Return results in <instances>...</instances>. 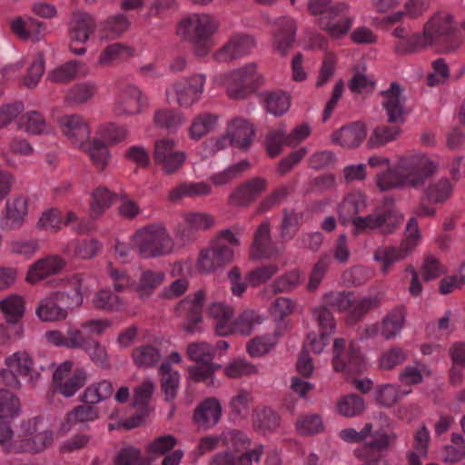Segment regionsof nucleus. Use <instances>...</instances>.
Masks as SVG:
<instances>
[{
    "instance_id": "1",
    "label": "nucleus",
    "mask_w": 465,
    "mask_h": 465,
    "mask_svg": "<svg viewBox=\"0 0 465 465\" xmlns=\"http://www.w3.org/2000/svg\"><path fill=\"white\" fill-rule=\"evenodd\" d=\"M436 166L423 156L401 158L398 164L377 175V186L382 192L410 186L419 189L435 173Z\"/></svg>"
},
{
    "instance_id": "2",
    "label": "nucleus",
    "mask_w": 465,
    "mask_h": 465,
    "mask_svg": "<svg viewBox=\"0 0 465 465\" xmlns=\"http://www.w3.org/2000/svg\"><path fill=\"white\" fill-rule=\"evenodd\" d=\"M403 87L398 82H392L387 90L381 92L385 98L382 107L386 112L387 124L377 126L368 140V146L378 147L396 140L401 134V125L404 124L407 112L404 102L406 97L402 95Z\"/></svg>"
},
{
    "instance_id": "3",
    "label": "nucleus",
    "mask_w": 465,
    "mask_h": 465,
    "mask_svg": "<svg viewBox=\"0 0 465 465\" xmlns=\"http://www.w3.org/2000/svg\"><path fill=\"white\" fill-rule=\"evenodd\" d=\"M219 26V20L209 14H191L179 22L176 33L193 45L194 55L204 57L213 46V35Z\"/></svg>"
},
{
    "instance_id": "4",
    "label": "nucleus",
    "mask_w": 465,
    "mask_h": 465,
    "mask_svg": "<svg viewBox=\"0 0 465 465\" xmlns=\"http://www.w3.org/2000/svg\"><path fill=\"white\" fill-rule=\"evenodd\" d=\"M135 242L140 256L145 259L168 254L173 248L167 230L160 224H153L138 231Z\"/></svg>"
},
{
    "instance_id": "5",
    "label": "nucleus",
    "mask_w": 465,
    "mask_h": 465,
    "mask_svg": "<svg viewBox=\"0 0 465 465\" xmlns=\"http://www.w3.org/2000/svg\"><path fill=\"white\" fill-rule=\"evenodd\" d=\"M420 238L418 221L415 217H411L406 226L405 238L401 241L399 248L384 246L375 251L374 259L382 262V272L386 273L393 262L406 258L415 249Z\"/></svg>"
},
{
    "instance_id": "6",
    "label": "nucleus",
    "mask_w": 465,
    "mask_h": 465,
    "mask_svg": "<svg viewBox=\"0 0 465 465\" xmlns=\"http://www.w3.org/2000/svg\"><path fill=\"white\" fill-rule=\"evenodd\" d=\"M204 302L205 292L203 290H199L193 296L188 295L178 303L176 312L183 320L180 328L187 334L203 331L202 323L203 322V310Z\"/></svg>"
},
{
    "instance_id": "7",
    "label": "nucleus",
    "mask_w": 465,
    "mask_h": 465,
    "mask_svg": "<svg viewBox=\"0 0 465 465\" xmlns=\"http://www.w3.org/2000/svg\"><path fill=\"white\" fill-rule=\"evenodd\" d=\"M345 340L336 338L332 348V365L337 372L346 371L352 374H361L365 369V359L361 353V348L355 341H351L347 356L348 361L342 358V351H345Z\"/></svg>"
},
{
    "instance_id": "8",
    "label": "nucleus",
    "mask_w": 465,
    "mask_h": 465,
    "mask_svg": "<svg viewBox=\"0 0 465 465\" xmlns=\"http://www.w3.org/2000/svg\"><path fill=\"white\" fill-rule=\"evenodd\" d=\"M7 368L1 371V377L4 382L14 389L20 388V381L17 375L28 377L33 380L38 377L37 371L34 368V362L31 356L26 351H17L5 359Z\"/></svg>"
},
{
    "instance_id": "9",
    "label": "nucleus",
    "mask_w": 465,
    "mask_h": 465,
    "mask_svg": "<svg viewBox=\"0 0 465 465\" xmlns=\"http://www.w3.org/2000/svg\"><path fill=\"white\" fill-rule=\"evenodd\" d=\"M403 216L394 210L359 216L353 220L354 234H359L367 229H380L382 234H389L401 223Z\"/></svg>"
},
{
    "instance_id": "10",
    "label": "nucleus",
    "mask_w": 465,
    "mask_h": 465,
    "mask_svg": "<svg viewBox=\"0 0 465 465\" xmlns=\"http://www.w3.org/2000/svg\"><path fill=\"white\" fill-rule=\"evenodd\" d=\"M233 250L221 239H214L211 247L202 251L198 259V270L203 272H210L232 262Z\"/></svg>"
},
{
    "instance_id": "11",
    "label": "nucleus",
    "mask_w": 465,
    "mask_h": 465,
    "mask_svg": "<svg viewBox=\"0 0 465 465\" xmlns=\"http://www.w3.org/2000/svg\"><path fill=\"white\" fill-rule=\"evenodd\" d=\"M184 152L175 150V142L172 139H163L155 142L153 151L154 163L162 166L167 174L176 173L184 163Z\"/></svg>"
},
{
    "instance_id": "12",
    "label": "nucleus",
    "mask_w": 465,
    "mask_h": 465,
    "mask_svg": "<svg viewBox=\"0 0 465 465\" xmlns=\"http://www.w3.org/2000/svg\"><path fill=\"white\" fill-rule=\"evenodd\" d=\"M254 135L253 124L244 118L236 117L231 121L225 136L216 143V146L223 149V143L228 140L232 146L246 151L250 148Z\"/></svg>"
},
{
    "instance_id": "13",
    "label": "nucleus",
    "mask_w": 465,
    "mask_h": 465,
    "mask_svg": "<svg viewBox=\"0 0 465 465\" xmlns=\"http://www.w3.org/2000/svg\"><path fill=\"white\" fill-rule=\"evenodd\" d=\"M265 178L256 176L237 185L229 195V204L236 207H247L254 203L267 189Z\"/></svg>"
},
{
    "instance_id": "14",
    "label": "nucleus",
    "mask_w": 465,
    "mask_h": 465,
    "mask_svg": "<svg viewBox=\"0 0 465 465\" xmlns=\"http://www.w3.org/2000/svg\"><path fill=\"white\" fill-rule=\"evenodd\" d=\"M204 82L203 74H193L174 82L173 87L179 105L189 107L194 104L203 92Z\"/></svg>"
},
{
    "instance_id": "15",
    "label": "nucleus",
    "mask_w": 465,
    "mask_h": 465,
    "mask_svg": "<svg viewBox=\"0 0 465 465\" xmlns=\"http://www.w3.org/2000/svg\"><path fill=\"white\" fill-rule=\"evenodd\" d=\"M256 42L250 35H236L219 49L214 54L219 62H228L250 54L255 47Z\"/></svg>"
},
{
    "instance_id": "16",
    "label": "nucleus",
    "mask_w": 465,
    "mask_h": 465,
    "mask_svg": "<svg viewBox=\"0 0 465 465\" xmlns=\"http://www.w3.org/2000/svg\"><path fill=\"white\" fill-rule=\"evenodd\" d=\"M96 22L90 14L76 11L69 23V38L72 43L85 44L95 32Z\"/></svg>"
},
{
    "instance_id": "17",
    "label": "nucleus",
    "mask_w": 465,
    "mask_h": 465,
    "mask_svg": "<svg viewBox=\"0 0 465 465\" xmlns=\"http://www.w3.org/2000/svg\"><path fill=\"white\" fill-rule=\"evenodd\" d=\"M367 127L362 122H354L342 126L331 134V141L343 148L358 147L366 138Z\"/></svg>"
},
{
    "instance_id": "18",
    "label": "nucleus",
    "mask_w": 465,
    "mask_h": 465,
    "mask_svg": "<svg viewBox=\"0 0 465 465\" xmlns=\"http://www.w3.org/2000/svg\"><path fill=\"white\" fill-rule=\"evenodd\" d=\"M64 265L65 261L57 255L40 259L30 266L26 280L31 283H35L50 275L59 273Z\"/></svg>"
},
{
    "instance_id": "19",
    "label": "nucleus",
    "mask_w": 465,
    "mask_h": 465,
    "mask_svg": "<svg viewBox=\"0 0 465 465\" xmlns=\"http://www.w3.org/2000/svg\"><path fill=\"white\" fill-rule=\"evenodd\" d=\"M59 124L65 136L74 143H78L80 147H84V141L90 135V130L81 116L76 114L63 116L59 119Z\"/></svg>"
},
{
    "instance_id": "20",
    "label": "nucleus",
    "mask_w": 465,
    "mask_h": 465,
    "mask_svg": "<svg viewBox=\"0 0 465 465\" xmlns=\"http://www.w3.org/2000/svg\"><path fill=\"white\" fill-rule=\"evenodd\" d=\"M221 415L222 407L219 401L214 397H210L196 407L193 418L199 426L210 428L219 421Z\"/></svg>"
},
{
    "instance_id": "21",
    "label": "nucleus",
    "mask_w": 465,
    "mask_h": 465,
    "mask_svg": "<svg viewBox=\"0 0 465 465\" xmlns=\"http://www.w3.org/2000/svg\"><path fill=\"white\" fill-rule=\"evenodd\" d=\"M453 16L448 13H437L424 25L423 35L433 43L440 36L455 29Z\"/></svg>"
},
{
    "instance_id": "22",
    "label": "nucleus",
    "mask_w": 465,
    "mask_h": 465,
    "mask_svg": "<svg viewBox=\"0 0 465 465\" xmlns=\"http://www.w3.org/2000/svg\"><path fill=\"white\" fill-rule=\"evenodd\" d=\"M143 94L134 86L126 87L114 104V112L119 115H133L141 112Z\"/></svg>"
},
{
    "instance_id": "23",
    "label": "nucleus",
    "mask_w": 465,
    "mask_h": 465,
    "mask_svg": "<svg viewBox=\"0 0 465 465\" xmlns=\"http://www.w3.org/2000/svg\"><path fill=\"white\" fill-rule=\"evenodd\" d=\"M296 33V25L292 19L282 18L279 22V30L273 36V48L282 56L286 55L292 47Z\"/></svg>"
},
{
    "instance_id": "24",
    "label": "nucleus",
    "mask_w": 465,
    "mask_h": 465,
    "mask_svg": "<svg viewBox=\"0 0 465 465\" xmlns=\"http://www.w3.org/2000/svg\"><path fill=\"white\" fill-rule=\"evenodd\" d=\"M27 214V202L24 198H16L6 203V215L1 222V228L11 231L22 226Z\"/></svg>"
},
{
    "instance_id": "25",
    "label": "nucleus",
    "mask_w": 465,
    "mask_h": 465,
    "mask_svg": "<svg viewBox=\"0 0 465 465\" xmlns=\"http://www.w3.org/2000/svg\"><path fill=\"white\" fill-rule=\"evenodd\" d=\"M272 244L271 224L268 221L262 222L257 228L252 244V259L265 258L272 256L270 246Z\"/></svg>"
},
{
    "instance_id": "26",
    "label": "nucleus",
    "mask_w": 465,
    "mask_h": 465,
    "mask_svg": "<svg viewBox=\"0 0 465 465\" xmlns=\"http://www.w3.org/2000/svg\"><path fill=\"white\" fill-rule=\"evenodd\" d=\"M370 435L371 440L366 441L363 447L366 457H377V453L387 450L396 439V434L390 430H378Z\"/></svg>"
},
{
    "instance_id": "27",
    "label": "nucleus",
    "mask_w": 465,
    "mask_h": 465,
    "mask_svg": "<svg viewBox=\"0 0 465 465\" xmlns=\"http://www.w3.org/2000/svg\"><path fill=\"white\" fill-rule=\"evenodd\" d=\"M381 296L379 294L362 297L359 300L354 299L351 310L347 316L346 322L348 325H355L361 321L369 312L380 307Z\"/></svg>"
},
{
    "instance_id": "28",
    "label": "nucleus",
    "mask_w": 465,
    "mask_h": 465,
    "mask_svg": "<svg viewBox=\"0 0 465 465\" xmlns=\"http://www.w3.org/2000/svg\"><path fill=\"white\" fill-rule=\"evenodd\" d=\"M212 193V187L207 183H182L177 187L169 192L168 199L171 202H177L182 197H200L209 195Z\"/></svg>"
},
{
    "instance_id": "29",
    "label": "nucleus",
    "mask_w": 465,
    "mask_h": 465,
    "mask_svg": "<svg viewBox=\"0 0 465 465\" xmlns=\"http://www.w3.org/2000/svg\"><path fill=\"white\" fill-rule=\"evenodd\" d=\"M35 314L40 321L45 322H61L66 319L63 309L58 306L52 292L40 300L35 308Z\"/></svg>"
},
{
    "instance_id": "30",
    "label": "nucleus",
    "mask_w": 465,
    "mask_h": 465,
    "mask_svg": "<svg viewBox=\"0 0 465 465\" xmlns=\"http://www.w3.org/2000/svg\"><path fill=\"white\" fill-rule=\"evenodd\" d=\"M406 318L405 306L395 307L384 319L381 327V335L389 340L395 337L401 331Z\"/></svg>"
},
{
    "instance_id": "31",
    "label": "nucleus",
    "mask_w": 465,
    "mask_h": 465,
    "mask_svg": "<svg viewBox=\"0 0 465 465\" xmlns=\"http://www.w3.org/2000/svg\"><path fill=\"white\" fill-rule=\"evenodd\" d=\"M0 310L7 323H17L25 314V300L20 295H10L0 301Z\"/></svg>"
},
{
    "instance_id": "32",
    "label": "nucleus",
    "mask_w": 465,
    "mask_h": 465,
    "mask_svg": "<svg viewBox=\"0 0 465 465\" xmlns=\"http://www.w3.org/2000/svg\"><path fill=\"white\" fill-rule=\"evenodd\" d=\"M280 426V416L271 408L263 407L253 419V428L261 434L275 431Z\"/></svg>"
},
{
    "instance_id": "33",
    "label": "nucleus",
    "mask_w": 465,
    "mask_h": 465,
    "mask_svg": "<svg viewBox=\"0 0 465 465\" xmlns=\"http://www.w3.org/2000/svg\"><path fill=\"white\" fill-rule=\"evenodd\" d=\"M18 125L25 132L32 134L52 133V128L46 123L44 116L37 111H30L22 115L18 120Z\"/></svg>"
},
{
    "instance_id": "34",
    "label": "nucleus",
    "mask_w": 465,
    "mask_h": 465,
    "mask_svg": "<svg viewBox=\"0 0 465 465\" xmlns=\"http://www.w3.org/2000/svg\"><path fill=\"white\" fill-rule=\"evenodd\" d=\"M116 194L111 193L105 187H98L92 193L90 203V217L93 220L98 219L104 211L109 208L114 201Z\"/></svg>"
},
{
    "instance_id": "35",
    "label": "nucleus",
    "mask_w": 465,
    "mask_h": 465,
    "mask_svg": "<svg viewBox=\"0 0 465 465\" xmlns=\"http://www.w3.org/2000/svg\"><path fill=\"white\" fill-rule=\"evenodd\" d=\"M222 368L220 363L213 361H207L204 365H193L188 367V377L195 383L203 382L207 386H214V373Z\"/></svg>"
},
{
    "instance_id": "36",
    "label": "nucleus",
    "mask_w": 465,
    "mask_h": 465,
    "mask_svg": "<svg viewBox=\"0 0 465 465\" xmlns=\"http://www.w3.org/2000/svg\"><path fill=\"white\" fill-rule=\"evenodd\" d=\"M87 381V373L83 369H75L73 374L64 381L54 384L55 391L63 396L69 398L83 388Z\"/></svg>"
},
{
    "instance_id": "37",
    "label": "nucleus",
    "mask_w": 465,
    "mask_h": 465,
    "mask_svg": "<svg viewBox=\"0 0 465 465\" xmlns=\"http://www.w3.org/2000/svg\"><path fill=\"white\" fill-rule=\"evenodd\" d=\"M99 418V409L93 405H77L66 414L64 427L74 424H86Z\"/></svg>"
},
{
    "instance_id": "38",
    "label": "nucleus",
    "mask_w": 465,
    "mask_h": 465,
    "mask_svg": "<svg viewBox=\"0 0 465 465\" xmlns=\"http://www.w3.org/2000/svg\"><path fill=\"white\" fill-rule=\"evenodd\" d=\"M20 402L18 398L5 389H0V424H9L18 414Z\"/></svg>"
},
{
    "instance_id": "39",
    "label": "nucleus",
    "mask_w": 465,
    "mask_h": 465,
    "mask_svg": "<svg viewBox=\"0 0 465 465\" xmlns=\"http://www.w3.org/2000/svg\"><path fill=\"white\" fill-rule=\"evenodd\" d=\"M287 134L284 125L271 129L265 135L264 145L268 155L274 158L282 153V146H287Z\"/></svg>"
},
{
    "instance_id": "40",
    "label": "nucleus",
    "mask_w": 465,
    "mask_h": 465,
    "mask_svg": "<svg viewBox=\"0 0 465 465\" xmlns=\"http://www.w3.org/2000/svg\"><path fill=\"white\" fill-rule=\"evenodd\" d=\"M52 294L58 306L63 309V312H64L66 318L68 316V311H73L83 303V295L80 285L68 292L57 291L52 292Z\"/></svg>"
},
{
    "instance_id": "41",
    "label": "nucleus",
    "mask_w": 465,
    "mask_h": 465,
    "mask_svg": "<svg viewBox=\"0 0 465 465\" xmlns=\"http://www.w3.org/2000/svg\"><path fill=\"white\" fill-rule=\"evenodd\" d=\"M354 302L352 292H330L322 296V303L330 310L344 312L351 308Z\"/></svg>"
},
{
    "instance_id": "42",
    "label": "nucleus",
    "mask_w": 465,
    "mask_h": 465,
    "mask_svg": "<svg viewBox=\"0 0 465 465\" xmlns=\"http://www.w3.org/2000/svg\"><path fill=\"white\" fill-rule=\"evenodd\" d=\"M132 357L138 368L147 369L154 366L161 359L160 351L153 345H142L133 351Z\"/></svg>"
},
{
    "instance_id": "43",
    "label": "nucleus",
    "mask_w": 465,
    "mask_h": 465,
    "mask_svg": "<svg viewBox=\"0 0 465 465\" xmlns=\"http://www.w3.org/2000/svg\"><path fill=\"white\" fill-rule=\"evenodd\" d=\"M155 390L154 383L150 380L143 381L134 390L132 406L138 408L144 414L150 413L149 402Z\"/></svg>"
},
{
    "instance_id": "44",
    "label": "nucleus",
    "mask_w": 465,
    "mask_h": 465,
    "mask_svg": "<svg viewBox=\"0 0 465 465\" xmlns=\"http://www.w3.org/2000/svg\"><path fill=\"white\" fill-rule=\"evenodd\" d=\"M84 152L89 153L93 163L101 171H103L108 163L110 154L107 146L99 139H94L90 143H84L81 147Z\"/></svg>"
},
{
    "instance_id": "45",
    "label": "nucleus",
    "mask_w": 465,
    "mask_h": 465,
    "mask_svg": "<svg viewBox=\"0 0 465 465\" xmlns=\"http://www.w3.org/2000/svg\"><path fill=\"white\" fill-rule=\"evenodd\" d=\"M250 166L251 163L248 160H242L237 163L230 165L223 172L213 174L210 177V181L216 186L225 185L239 177L243 172L248 170Z\"/></svg>"
},
{
    "instance_id": "46",
    "label": "nucleus",
    "mask_w": 465,
    "mask_h": 465,
    "mask_svg": "<svg viewBox=\"0 0 465 465\" xmlns=\"http://www.w3.org/2000/svg\"><path fill=\"white\" fill-rule=\"evenodd\" d=\"M429 45H432L428 37L415 34L410 38L400 40L394 46V52L401 55H405L419 52Z\"/></svg>"
},
{
    "instance_id": "47",
    "label": "nucleus",
    "mask_w": 465,
    "mask_h": 465,
    "mask_svg": "<svg viewBox=\"0 0 465 465\" xmlns=\"http://www.w3.org/2000/svg\"><path fill=\"white\" fill-rule=\"evenodd\" d=\"M153 121L156 126L173 131L184 123V117L174 109L164 108L154 113Z\"/></svg>"
},
{
    "instance_id": "48",
    "label": "nucleus",
    "mask_w": 465,
    "mask_h": 465,
    "mask_svg": "<svg viewBox=\"0 0 465 465\" xmlns=\"http://www.w3.org/2000/svg\"><path fill=\"white\" fill-rule=\"evenodd\" d=\"M186 353L192 361L197 363L196 365H204L207 361L214 359L215 349L208 342H193L188 345Z\"/></svg>"
},
{
    "instance_id": "49",
    "label": "nucleus",
    "mask_w": 465,
    "mask_h": 465,
    "mask_svg": "<svg viewBox=\"0 0 465 465\" xmlns=\"http://www.w3.org/2000/svg\"><path fill=\"white\" fill-rule=\"evenodd\" d=\"M266 107L269 113L281 116L284 114L291 104V95L283 91L270 93L265 99Z\"/></svg>"
},
{
    "instance_id": "50",
    "label": "nucleus",
    "mask_w": 465,
    "mask_h": 465,
    "mask_svg": "<svg viewBox=\"0 0 465 465\" xmlns=\"http://www.w3.org/2000/svg\"><path fill=\"white\" fill-rule=\"evenodd\" d=\"M365 409L363 399L358 394H349L342 397L338 404L337 410L342 416L353 417L361 414Z\"/></svg>"
},
{
    "instance_id": "51",
    "label": "nucleus",
    "mask_w": 465,
    "mask_h": 465,
    "mask_svg": "<svg viewBox=\"0 0 465 465\" xmlns=\"http://www.w3.org/2000/svg\"><path fill=\"white\" fill-rule=\"evenodd\" d=\"M152 458L141 457V450L133 446L121 449L114 458V465H149Z\"/></svg>"
},
{
    "instance_id": "52",
    "label": "nucleus",
    "mask_w": 465,
    "mask_h": 465,
    "mask_svg": "<svg viewBox=\"0 0 465 465\" xmlns=\"http://www.w3.org/2000/svg\"><path fill=\"white\" fill-rule=\"evenodd\" d=\"M217 116L212 114L198 115L190 126V135L193 139H200L210 131L216 124Z\"/></svg>"
},
{
    "instance_id": "53",
    "label": "nucleus",
    "mask_w": 465,
    "mask_h": 465,
    "mask_svg": "<svg viewBox=\"0 0 465 465\" xmlns=\"http://www.w3.org/2000/svg\"><path fill=\"white\" fill-rule=\"evenodd\" d=\"M80 62L77 60L69 61L52 71L48 78L51 82L64 84L73 81L78 72Z\"/></svg>"
},
{
    "instance_id": "54",
    "label": "nucleus",
    "mask_w": 465,
    "mask_h": 465,
    "mask_svg": "<svg viewBox=\"0 0 465 465\" xmlns=\"http://www.w3.org/2000/svg\"><path fill=\"white\" fill-rule=\"evenodd\" d=\"M465 457V440L461 434L451 435V444L444 448L443 460L449 463H456Z\"/></svg>"
},
{
    "instance_id": "55",
    "label": "nucleus",
    "mask_w": 465,
    "mask_h": 465,
    "mask_svg": "<svg viewBox=\"0 0 465 465\" xmlns=\"http://www.w3.org/2000/svg\"><path fill=\"white\" fill-rule=\"evenodd\" d=\"M302 283L301 271H291L273 281L272 288L274 293L288 292Z\"/></svg>"
},
{
    "instance_id": "56",
    "label": "nucleus",
    "mask_w": 465,
    "mask_h": 465,
    "mask_svg": "<svg viewBox=\"0 0 465 465\" xmlns=\"http://www.w3.org/2000/svg\"><path fill=\"white\" fill-rule=\"evenodd\" d=\"M451 184L448 179H440L436 183L430 185L425 191V198L434 203H443L450 195Z\"/></svg>"
},
{
    "instance_id": "57",
    "label": "nucleus",
    "mask_w": 465,
    "mask_h": 465,
    "mask_svg": "<svg viewBox=\"0 0 465 465\" xmlns=\"http://www.w3.org/2000/svg\"><path fill=\"white\" fill-rule=\"evenodd\" d=\"M359 202L355 196L350 195L343 199L338 206L339 222L346 225L349 223H353V220L358 217Z\"/></svg>"
},
{
    "instance_id": "58",
    "label": "nucleus",
    "mask_w": 465,
    "mask_h": 465,
    "mask_svg": "<svg viewBox=\"0 0 465 465\" xmlns=\"http://www.w3.org/2000/svg\"><path fill=\"white\" fill-rule=\"evenodd\" d=\"M312 316L318 322L321 332H324V331H326L329 335L334 333L336 324L331 310L322 303L320 306L313 309Z\"/></svg>"
},
{
    "instance_id": "59",
    "label": "nucleus",
    "mask_w": 465,
    "mask_h": 465,
    "mask_svg": "<svg viewBox=\"0 0 465 465\" xmlns=\"http://www.w3.org/2000/svg\"><path fill=\"white\" fill-rule=\"evenodd\" d=\"M296 426L302 435H313L322 432L324 429L322 419L318 414H309L300 418Z\"/></svg>"
},
{
    "instance_id": "60",
    "label": "nucleus",
    "mask_w": 465,
    "mask_h": 465,
    "mask_svg": "<svg viewBox=\"0 0 465 465\" xmlns=\"http://www.w3.org/2000/svg\"><path fill=\"white\" fill-rule=\"evenodd\" d=\"M223 440L228 446L227 450H232L235 455L249 450L250 440L242 431L231 430L224 436Z\"/></svg>"
},
{
    "instance_id": "61",
    "label": "nucleus",
    "mask_w": 465,
    "mask_h": 465,
    "mask_svg": "<svg viewBox=\"0 0 465 465\" xmlns=\"http://www.w3.org/2000/svg\"><path fill=\"white\" fill-rule=\"evenodd\" d=\"M462 44L460 31L456 27L450 33L439 37L433 45L438 46L441 53H450L458 50Z\"/></svg>"
},
{
    "instance_id": "62",
    "label": "nucleus",
    "mask_w": 465,
    "mask_h": 465,
    "mask_svg": "<svg viewBox=\"0 0 465 465\" xmlns=\"http://www.w3.org/2000/svg\"><path fill=\"white\" fill-rule=\"evenodd\" d=\"M163 279L164 273L163 272L145 271L140 278L137 290L143 294H151L163 282Z\"/></svg>"
},
{
    "instance_id": "63",
    "label": "nucleus",
    "mask_w": 465,
    "mask_h": 465,
    "mask_svg": "<svg viewBox=\"0 0 465 465\" xmlns=\"http://www.w3.org/2000/svg\"><path fill=\"white\" fill-rule=\"evenodd\" d=\"M258 369L253 364L243 359H237L230 362L224 369V373L229 378L237 379L243 375L256 373Z\"/></svg>"
},
{
    "instance_id": "64",
    "label": "nucleus",
    "mask_w": 465,
    "mask_h": 465,
    "mask_svg": "<svg viewBox=\"0 0 465 465\" xmlns=\"http://www.w3.org/2000/svg\"><path fill=\"white\" fill-rule=\"evenodd\" d=\"M53 440V433L50 430L36 433L23 440V447L33 452H40L51 444Z\"/></svg>"
}]
</instances>
